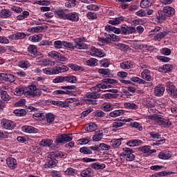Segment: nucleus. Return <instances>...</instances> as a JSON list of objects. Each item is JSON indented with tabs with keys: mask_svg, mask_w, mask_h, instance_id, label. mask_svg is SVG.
Returning <instances> with one entry per match:
<instances>
[{
	"mask_svg": "<svg viewBox=\"0 0 177 177\" xmlns=\"http://www.w3.org/2000/svg\"><path fill=\"white\" fill-rule=\"evenodd\" d=\"M46 120L47 122H48L49 124H52V122L55 121V115L51 113H47L46 115Z\"/></svg>",
	"mask_w": 177,
	"mask_h": 177,
	"instance_id": "4d7b16f0",
	"label": "nucleus"
},
{
	"mask_svg": "<svg viewBox=\"0 0 177 177\" xmlns=\"http://www.w3.org/2000/svg\"><path fill=\"white\" fill-rule=\"evenodd\" d=\"M166 84V92L167 95L171 97V99H177V88L176 86L172 82H167Z\"/></svg>",
	"mask_w": 177,
	"mask_h": 177,
	"instance_id": "423d86ee",
	"label": "nucleus"
},
{
	"mask_svg": "<svg viewBox=\"0 0 177 177\" xmlns=\"http://www.w3.org/2000/svg\"><path fill=\"white\" fill-rule=\"evenodd\" d=\"M91 168L93 169H104L106 168V165L104 163H99L97 162L91 164Z\"/></svg>",
	"mask_w": 177,
	"mask_h": 177,
	"instance_id": "ea45409f",
	"label": "nucleus"
},
{
	"mask_svg": "<svg viewBox=\"0 0 177 177\" xmlns=\"http://www.w3.org/2000/svg\"><path fill=\"white\" fill-rule=\"evenodd\" d=\"M53 145V140L50 139H43L39 142V145L43 147H50Z\"/></svg>",
	"mask_w": 177,
	"mask_h": 177,
	"instance_id": "c756f323",
	"label": "nucleus"
},
{
	"mask_svg": "<svg viewBox=\"0 0 177 177\" xmlns=\"http://www.w3.org/2000/svg\"><path fill=\"white\" fill-rule=\"evenodd\" d=\"M146 118L147 120H151L154 122L156 125H158L162 128H169V127L172 125V122H171L169 118H165V117L162 115L156 113L153 115H147Z\"/></svg>",
	"mask_w": 177,
	"mask_h": 177,
	"instance_id": "f257e3e1",
	"label": "nucleus"
},
{
	"mask_svg": "<svg viewBox=\"0 0 177 177\" xmlns=\"http://www.w3.org/2000/svg\"><path fill=\"white\" fill-rule=\"evenodd\" d=\"M116 47L118 49H120V50H128V45L122 44V43H118L116 44Z\"/></svg>",
	"mask_w": 177,
	"mask_h": 177,
	"instance_id": "774afa93",
	"label": "nucleus"
},
{
	"mask_svg": "<svg viewBox=\"0 0 177 177\" xmlns=\"http://www.w3.org/2000/svg\"><path fill=\"white\" fill-rule=\"evenodd\" d=\"M73 140V134H58L56 137L55 143V145H64L67 143L68 142H71Z\"/></svg>",
	"mask_w": 177,
	"mask_h": 177,
	"instance_id": "20e7f679",
	"label": "nucleus"
},
{
	"mask_svg": "<svg viewBox=\"0 0 177 177\" xmlns=\"http://www.w3.org/2000/svg\"><path fill=\"white\" fill-rule=\"evenodd\" d=\"M0 95H1V100H3V102H8L10 100V96L9 95V94H8V92L3 90H1L0 91Z\"/></svg>",
	"mask_w": 177,
	"mask_h": 177,
	"instance_id": "4c0bfd02",
	"label": "nucleus"
},
{
	"mask_svg": "<svg viewBox=\"0 0 177 177\" xmlns=\"http://www.w3.org/2000/svg\"><path fill=\"white\" fill-rule=\"evenodd\" d=\"M63 82H65L64 76H57L53 80V84H62Z\"/></svg>",
	"mask_w": 177,
	"mask_h": 177,
	"instance_id": "6e6d98bb",
	"label": "nucleus"
},
{
	"mask_svg": "<svg viewBox=\"0 0 177 177\" xmlns=\"http://www.w3.org/2000/svg\"><path fill=\"white\" fill-rule=\"evenodd\" d=\"M160 53L165 56H169L172 53V51L168 48H163L160 49Z\"/></svg>",
	"mask_w": 177,
	"mask_h": 177,
	"instance_id": "69168bd1",
	"label": "nucleus"
},
{
	"mask_svg": "<svg viewBox=\"0 0 177 177\" xmlns=\"http://www.w3.org/2000/svg\"><path fill=\"white\" fill-rule=\"evenodd\" d=\"M133 0H118L119 3H120V6L122 9H128L129 4L127 3V2H132Z\"/></svg>",
	"mask_w": 177,
	"mask_h": 177,
	"instance_id": "8fccbe9b",
	"label": "nucleus"
},
{
	"mask_svg": "<svg viewBox=\"0 0 177 177\" xmlns=\"http://www.w3.org/2000/svg\"><path fill=\"white\" fill-rule=\"evenodd\" d=\"M130 126H131L132 128H136L138 131H143V127H142V125H140L138 122H131Z\"/></svg>",
	"mask_w": 177,
	"mask_h": 177,
	"instance_id": "e2e57ef3",
	"label": "nucleus"
},
{
	"mask_svg": "<svg viewBox=\"0 0 177 177\" xmlns=\"http://www.w3.org/2000/svg\"><path fill=\"white\" fill-rule=\"evenodd\" d=\"M124 17L121 16L119 17H116L113 19H111L108 21L109 24H111L112 26H117L121 23V21H124Z\"/></svg>",
	"mask_w": 177,
	"mask_h": 177,
	"instance_id": "c85d7f7f",
	"label": "nucleus"
},
{
	"mask_svg": "<svg viewBox=\"0 0 177 177\" xmlns=\"http://www.w3.org/2000/svg\"><path fill=\"white\" fill-rule=\"evenodd\" d=\"M151 72L149 69H145L141 73L142 78L146 81H151L153 79L151 78Z\"/></svg>",
	"mask_w": 177,
	"mask_h": 177,
	"instance_id": "5701e85b",
	"label": "nucleus"
},
{
	"mask_svg": "<svg viewBox=\"0 0 177 177\" xmlns=\"http://www.w3.org/2000/svg\"><path fill=\"white\" fill-rule=\"evenodd\" d=\"M80 153L84 155H89L92 154V151H91V149H89V147H82L80 149Z\"/></svg>",
	"mask_w": 177,
	"mask_h": 177,
	"instance_id": "3c124183",
	"label": "nucleus"
},
{
	"mask_svg": "<svg viewBox=\"0 0 177 177\" xmlns=\"http://www.w3.org/2000/svg\"><path fill=\"white\" fill-rule=\"evenodd\" d=\"M86 66H88L89 67H96V66H97V59L90 58L86 61Z\"/></svg>",
	"mask_w": 177,
	"mask_h": 177,
	"instance_id": "e433bc0d",
	"label": "nucleus"
},
{
	"mask_svg": "<svg viewBox=\"0 0 177 177\" xmlns=\"http://www.w3.org/2000/svg\"><path fill=\"white\" fill-rule=\"evenodd\" d=\"M68 67L73 70V71H84V68L75 64H69Z\"/></svg>",
	"mask_w": 177,
	"mask_h": 177,
	"instance_id": "a18cd8bd",
	"label": "nucleus"
},
{
	"mask_svg": "<svg viewBox=\"0 0 177 177\" xmlns=\"http://www.w3.org/2000/svg\"><path fill=\"white\" fill-rule=\"evenodd\" d=\"M125 125V122L119 120L118 122H113L112 123L113 128H115V129H118V128H121V127H124Z\"/></svg>",
	"mask_w": 177,
	"mask_h": 177,
	"instance_id": "603ef678",
	"label": "nucleus"
},
{
	"mask_svg": "<svg viewBox=\"0 0 177 177\" xmlns=\"http://www.w3.org/2000/svg\"><path fill=\"white\" fill-rule=\"evenodd\" d=\"M77 5L76 0H68L65 3L66 8H74Z\"/></svg>",
	"mask_w": 177,
	"mask_h": 177,
	"instance_id": "0e129e2a",
	"label": "nucleus"
},
{
	"mask_svg": "<svg viewBox=\"0 0 177 177\" xmlns=\"http://www.w3.org/2000/svg\"><path fill=\"white\" fill-rule=\"evenodd\" d=\"M66 20H69L70 21L77 22L80 21V15L78 12H72L66 13Z\"/></svg>",
	"mask_w": 177,
	"mask_h": 177,
	"instance_id": "4468645a",
	"label": "nucleus"
},
{
	"mask_svg": "<svg viewBox=\"0 0 177 177\" xmlns=\"http://www.w3.org/2000/svg\"><path fill=\"white\" fill-rule=\"evenodd\" d=\"M61 89L63 90H55L53 92V94L56 95H71V91L73 89H75L77 91V87L75 85H71V86H61Z\"/></svg>",
	"mask_w": 177,
	"mask_h": 177,
	"instance_id": "0eeeda50",
	"label": "nucleus"
},
{
	"mask_svg": "<svg viewBox=\"0 0 177 177\" xmlns=\"http://www.w3.org/2000/svg\"><path fill=\"white\" fill-rule=\"evenodd\" d=\"M44 74L47 75H55V68H44L42 70Z\"/></svg>",
	"mask_w": 177,
	"mask_h": 177,
	"instance_id": "de8ad7c7",
	"label": "nucleus"
},
{
	"mask_svg": "<svg viewBox=\"0 0 177 177\" xmlns=\"http://www.w3.org/2000/svg\"><path fill=\"white\" fill-rule=\"evenodd\" d=\"M175 8L167 6L163 8L162 10H158L155 17V20L157 23H162L167 17H172L175 15Z\"/></svg>",
	"mask_w": 177,
	"mask_h": 177,
	"instance_id": "f03ea898",
	"label": "nucleus"
},
{
	"mask_svg": "<svg viewBox=\"0 0 177 177\" xmlns=\"http://www.w3.org/2000/svg\"><path fill=\"white\" fill-rule=\"evenodd\" d=\"M6 164L10 168V169H16L17 168L19 163L17 162V160L15 158L9 157L6 159Z\"/></svg>",
	"mask_w": 177,
	"mask_h": 177,
	"instance_id": "9b49d317",
	"label": "nucleus"
},
{
	"mask_svg": "<svg viewBox=\"0 0 177 177\" xmlns=\"http://www.w3.org/2000/svg\"><path fill=\"white\" fill-rule=\"evenodd\" d=\"M12 16V12H10V10L8 9H3L0 11V17L1 19H8Z\"/></svg>",
	"mask_w": 177,
	"mask_h": 177,
	"instance_id": "a878e982",
	"label": "nucleus"
},
{
	"mask_svg": "<svg viewBox=\"0 0 177 177\" xmlns=\"http://www.w3.org/2000/svg\"><path fill=\"white\" fill-rule=\"evenodd\" d=\"M86 9H88V10H93L94 12H97V10L100 9V7L97 5L91 4V5L87 6Z\"/></svg>",
	"mask_w": 177,
	"mask_h": 177,
	"instance_id": "338daca9",
	"label": "nucleus"
},
{
	"mask_svg": "<svg viewBox=\"0 0 177 177\" xmlns=\"http://www.w3.org/2000/svg\"><path fill=\"white\" fill-rule=\"evenodd\" d=\"M124 107L129 110H138L139 106L135 103L132 102H126L124 103Z\"/></svg>",
	"mask_w": 177,
	"mask_h": 177,
	"instance_id": "a19ab883",
	"label": "nucleus"
},
{
	"mask_svg": "<svg viewBox=\"0 0 177 177\" xmlns=\"http://www.w3.org/2000/svg\"><path fill=\"white\" fill-rule=\"evenodd\" d=\"M154 3V0H141L140 6L142 9H146V8H150Z\"/></svg>",
	"mask_w": 177,
	"mask_h": 177,
	"instance_id": "412c9836",
	"label": "nucleus"
},
{
	"mask_svg": "<svg viewBox=\"0 0 177 177\" xmlns=\"http://www.w3.org/2000/svg\"><path fill=\"white\" fill-rule=\"evenodd\" d=\"M162 28L160 26H156L153 30L150 31V35H154L153 39L154 41H161L162 38H165L167 35H168V32L162 31Z\"/></svg>",
	"mask_w": 177,
	"mask_h": 177,
	"instance_id": "7ed1b4c3",
	"label": "nucleus"
},
{
	"mask_svg": "<svg viewBox=\"0 0 177 177\" xmlns=\"http://www.w3.org/2000/svg\"><path fill=\"white\" fill-rule=\"evenodd\" d=\"M48 57H52V59H55L56 60H59L60 62H64L66 60V57L62 53L57 51H50L48 53Z\"/></svg>",
	"mask_w": 177,
	"mask_h": 177,
	"instance_id": "9d476101",
	"label": "nucleus"
},
{
	"mask_svg": "<svg viewBox=\"0 0 177 177\" xmlns=\"http://www.w3.org/2000/svg\"><path fill=\"white\" fill-rule=\"evenodd\" d=\"M21 129L23 132H26V133H37V132H38V129L32 126L25 125L21 127Z\"/></svg>",
	"mask_w": 177,
	"mask_h": 177,
	"instance_id": "f3484780",
	"label": "nucleus"
},
{
	"mask_svg": "<svg viewBox=\"0 0 177 177\" xmlns=\"http://www.w3.org/2000/svg\"><path fill=\"white\" fill-rule=\"evenodd\" d=\"M80 175L82 177H93L94 175L93 170L91 167H88L87 169L82 170Z\"/></svg>",
	"mask_w": 177,
	"mask_h": 177,
	"instance_id": "aec40b11",
	"label": "nucleus"
},
{
	"mask_svg": "<svg viewBox=\"0 0 177 177\" xmlns=\"http://www.w3.org/2000/svg\"><path fill=\"white\" fill-rule=\"evenodd\" d=\"M122 140H127V139H124L123 138H120L118 139H112V140L110 142L111 146H112L113 149H118V147L121 146Z\"/></svg>",
	"mask_w": 177,
	"mask_h": 177,
	"instance_id": "a211bd4d",
	"label": "nucleus"
},
{
	"mask_svg": "<svg viewBox=\"0 0 177 177\" xmlns=\"http://www.w3.org/2000/svg\"><path fill=\"white\" fill-rule=\"evenodd\" d=\"M91 53L92 56H95V57H104L106 56L104 50L96 48L95 47L91 48Z\"/></svg>",
	"mask_w": 177,
	"mask_h": 177,
	"instance_id": "ddd939ff",
	"label": "nucleus"
},
{
	"mask_svg": "<svg viewBox=\"0 0 177 177\" xmlns=\"http://www.w3.org/2000/svg\"><path fill=\"white\" fill-rule=\"evenodd\" d=\"M99 94H96L95 92H88L86 94V100L89 104H96V99H99Z\"/></svg>",
	"mask_w": 177,
	"mask_h": 177,
	"instance_id": "1a4fd4ad",
	"label": "nucleus"
},
{
	"mask_svg": "<svg viewBox=\"0 0 177 177\" xmlns=\"http://www.w3.org/2000/svg\"><path fill=\"white\" fill-rule=\"evenodd\" d=\"M14 95L16 96H21V95H26V86H19L17 87L14 91Z\"/></svg>",
	"mask_w": 177,
	"mask_h": 177,
	"instance_id": "4be33fe9",
	"label": "nucleus"
},
{
	"mask_svg": "<svg viewBox=\"0 0 177 177\" xmlns=\"http://www.w3.org/2000/svg\"><path fill=\"white\" fill-rule=\"evenodd\" d=\"M66 15L67 13L64 12V10H57L55 12V17L61 20H66Z\"/></svg>",
	"mask_w": 177,
	"mask_h": 177,
	"instance_id": "72a5a7b5",
	"label": "nucleus"
},
{
	"mask_svg": "<svg viewBox=\"0 0 177 177\" xmlns=\"http://www.w3.org/2000/svg\"><path fill=\"white\" fill-rule=\"evenodd\" d=\"M41 39H42V37L38 35H34L29 37V41H31V42H39Z\"/></svg>",
	"mask_w": 177,
	"mask_h": 177,
	"instance_id": "13d9d810",
	"label": "nucleus"
},
{
	"mask_svg": "<svg viewBox=\"0 0 177 177\" xmlns=\"http://www.w3.org/2000/svg\"><path fill=\"white\" fill-rule=\"evenodd\" d=\"M75 48L80 49V50L81 49L85 50V49H88V46L87 44H85L84 43H75Z\"/></svg>",
	"mask_w": 177,
	"mask_h": 177,
	"instance_id": "052dcab7",
	"label": "nucleus"
},
{
	"mask_svg": "<svg viewBox=\"0 0 177 177\" xmlns=\"http://www.w3.org/2000/svg\"><path fill=\"white\" fill-rule=\"evenodd\" d=\"M117 97V94L113 93H105L102 95V99H105L106 100H109V99H115Z\"/></svg>",
	"mask_w": 177,
	"mask_h": 177,
	"instance_id": "864d4df0",
	"label": "nucleus"
},
{
	"mask_svg": "<svg viewBox=\"0 0 177 177\" xmlns=\"http://www.w3.org/2000/svg\"><path fill=\"white\" fill-rule=\"evenodd\" d=\"M131 81H133V82H137V84L145 85V86H153V83L147 82L145 80H143L142 79H140L138 77H131Z\"/></svg>",
	"mask_w": 177,
	"mask_h": 177,
	"instance_id": "dca6fc26",
	"label": "nucleus"
},
{
	"mask_svg": "<svg viewBox=\"0 0 177 177\" xmlns=\"http://www.w3.org/2000/svg\"><path fill=\"white\" fill-rule=\"evenodd\" d=\"M51 104L63 108L68 107V104H67V102H63L62 101H52Z\"/></svg>",
	"mask_w": 177,
	"mask_h": 177,
	"instance_id": "49530a36",
	"label": "nucleus"
},
{
	"mask_svg": "<svg viewBox=\"0 0 177 177\" xmlns=\"http://www.w3.org/2000/svg\"><path fill=\"white\" fill-rule=\"evenodd\" d=\"M28 52L32 57H37L38 55V49L36 46L30 45L28 48Z\"/></svg>",
	"mask_w": 177,
	"mask_h": 177,
	"instance_id": "6ab92c4d",
	"label": "nucleus"
},
{
	"mask_svg": "<svg viewBox=\"0 0 177 177\" xmlns=\"http://www.w3.org/2000/svg\"><path fill=\"white\" fill-rule=\"evenodd\" d=\"M161 73H169L172 71V65L169 64H165L159 68Z\"/></svg>",
	"mask_w": 177,
	"mask_h": 177,
	"instance_id": "7c9ffc66",
	"label": "nucleus"
},
{
	"mask_svg": "<svg viewBox=\"0 0 177 177\" xmlns=\"http://www.w3.org/2000/svg\"><path fill=\"white\" fill-rule=\"evenodd\" d=\"M65 77V82H69L70 84H77V77L70 75Z\"/></svg>",
	"mask_w": 177,
	"mask_h": 177,
	"instance_id": "58836bf2",
	"label": "nucleus"
},
{
	"mask_svg": "<svg viewBox=\"0 0 177 177\" xmlns=\"http://www.w3.org/2000/svg\"><path fill=\"white\" fill-rule=\"evenodd\" d=\"M100 64L101 67H104L105 68H107L109 66H110V59L104 58L102 60L100 61Z\"/></svg>",
	"mask_w": 177,
	"mask_h": 177,
	"instance_id": "09e8293b",
	"label": "nucleus"
},
{
	"mask_svg": "<svg viewBox=\"0 0 177 177\" xmlns=\"http://www.w3.org/2000/svg\"><path fill=\"white\" fill-rule=\"evenodd\" d=\"M103 139V132L99 131L95 132V135L93 136V142H100Z\"/></svg>",
	"mask_w": 177,
	"mask_h": 177,
	"instance_id": "f704fd0d",
	"label": "nucleus"
},
{
	"mask_svg": "<svg viewBox=\"0 0 177 177\" xmlns=\"http://www.w3.org/2000/svg\"><path fill=\"white\" fill-rule=\"evenodd\" d=\"M126 145L127 146H129L130 147H135L136 146H140L142 145V140H129L126 142Z\"/></svg>",
	"mask_w": 177,
	"mask_h": 177,
	"instance_id": "cd10ccee",
	"label": "nucleus"
},
{
	"mask_svg": "<svg viewBox=\"0 0 177 177\" xmlns=\"http://www.w3.org/2000/svg\"><path fill=\"white\" fill-rule=\"evenodd\" d=\"M165 92V86L162 84H158L154 88L156 96H162Z\"/></svg>",
	"mask_w": 177,
	"mask_h": 177,
	"instance_id": "2eb2a0df",
	"label": "nucleus"
},
{
	"mask_svg": "<svg viewBox=\"0 0 177 177\" xmlns=\"http://www.w3.org/2000/svg\"><path fill=\"white\" fill-rule=\"evenodd\" d=\"M86 16L89 20H95V19H97V14L96 12H88Z\"/></svg>",
	"mask_w": 177,
	"mask_h": 177,
	"instance_id": "bf43d9fd",
	"label": "nucleus"
},
{
	"mask_svg": "<svg viewBox=\"0 0 177 177\" xmlns=\"http://www.w3.org/2000/svg\"><path fill=\"white\" fill-rule=\"evenodd\" d=\"M171 157H172V155L170 153L160 152L158 154V158H160V160H169Z\"/></svg>",
	"mask_w": 177,
	"mask_h": 177,
	"instance_id": "79ce46f5",
	"label": "nucleus"
},
{
	"mask_svg": "<svg viewBox=\"0 0 177 177\" xmlns=\"http://www.w3.org/2000/svg\"><path fill=\"white\" fill-rule=\"evenodd\" d=\"M54 71L55 75L60 73H66V71H68V67L64 65H62L60 66H57V68H54Z\"/></svg>",
	"mask_w": 177,
	"mask_h": 177,
	"instance_id": "473e14b6",
	"label": "nucleus"
},
{
	"mask_svg": "<svg viewBox=\"0 0 177 177\" xmlns=\"http://www.w3.org/2000/svg\"><path fill=\"white\" fill-rule=\"evenodd\" d=\"M97 129V125L93 122L89 123L88 124H86L84 127L85 131L87 132H95Z\"/></svg>",
	"mask_w": 177,
	"mask_h": 177,
	"instance_id": "b1692460",
	"label": "nucleus"
},
{
	"mask_svg": "<svg viewBox=\"0 0 177 177\" xmlns=\"http://www.w3.org/2000/svg\"><path fill=\"white\" fill-rule=\"evenodd\" d=\"M25 96H31L32 97H39L41 96V90L35 85L25 87Z\"/></svg>",
	"mask_w": 177,
	"mask_h": 177,
	"instance_id": "39448f33",
	"label": "nucleus"
},
{
	"mask_svg": "<svg viewBox=\"0 0 177 177\" xmlns=\"http://www.w3.org/2000/svg\"><path fill=\"white\" fill-rule=\"evenodd\" d=\"M125 113V111L122 109H118L115 110L113 111H111L109 113V117H112L113 118H115L117 117H120L121 115H123V114Z\"/></svg>",
	"mask_w": 177,
	"mask_h": 177,
	"instance_id": "393cba45",
	"label": "nucleus"
},
{
	"mask_svg": "<svg viewBox=\"0 0 177 177\" xmlns=\"http://www.w3.org/2000/svg\"><path fill=\"white\" fill-rule=\"evenodd\" d=\"M0 78L6 82H15L16 77L10 73H0Z\"/></svg>",
	"mask_w": 177,
	"mask_h": 177,
	"instance_id": "f8f14e48",
	"label": "nucleus"
},
{
	"mask_svg": "<svg viewBox=\"0 0 177 177\" xmlns=\"http://www.w3.org/2000/svg\"><path fill=\"white\" fill-rule=\"evenodd\" d=\"M44 28H45L44 26H35L28 29V31L29 32H42V31H44Z\"/></svg>",
	"mask_w": 177,
	"mask_h": 177,
	"instance_id": "c9c22d12",
	"label": "nucleus"
},
{
	"mask_svg": "<svg viewBox=\"0 0 177 177\" xmlns=\"http://www.w3.org/2000/svg\"><path fill=\"white\" fill-rule=\"evenodd\" d=\"M14 114H16L18 117H24L27 114V111L26 109H15L13 111Z\"/></svg>",
	"mask_w": 177,
	"mask_h": 177,
	"instance_id": "37998d69",
	"label": "nucleus"
},
{
	"mask_svg": "<svg viewBox=\"0 0 177 177\" xmlns=\"http://www.w3.org/2000/svg\"><path fill=\"white\" fill-rule=\"evenodd\" d=\"M97 72L99 74H102V75H106V77H109L111 74V71L109 68H100L97 70Z\"/></svg>",
	"mask_w": 177,
	"mask_h": 177,
	"instance_id": "5fc2aeb1",
	"label": "nucleus"
},
{
	"mask_svg": "<svg viewBox=\"0 0 177 177\" xmlns=\"http://www.w3.org/2000/svg\"><path fill=\"white\" fill-rule=\"evenodd\" d=\"M105 30L106 31H112V32H114V34H121V29L118 28H115L111 25H106L105 26Z\"/></svg>",
	"mask_w": 177,
	"mask_h": 177,
	"instance_id": "bb28decb",
	"label": "nucleus"
},
{
	"mask_svg": "<svg viewBox=\"0 0 177 177\" xmlns=\"http://www.w3.org/2000/svg\"><path fill=\"white\" fill-rule=\"evenodd\" d=\"M19 66L21 67V68H28L30 66V62L22 60L19 62Z\"/></svg>",
	"mask_w": 177,
	"mask_h": 177,
	"instance_id": "680f3d73",
	"label": "nucleus"
},
{
	"mask_svg": "<svg viewBox=\"0 0 177 177\" xmlns=\"http://www.w3.org/2000/svg\"><path fill=\"white\" fill-rule=\"evenodd\" d=\"M1 125L3 129H7L8 131H12L16 128V123L8 119H2L1 120Z\"/></svg>",
	"mask_w": 177,
	"mask_h": 177,
	"instance_id": "6e6552de",
	"label": "nucleus"
},
{
	"mask_svg": "<svg viewBox=\"0 0 177 177\" xmlns=\"http://www.w3.org/2000/svg\"><path fill=\"white\" fill-rule=\"evenodd\" d=\"M133 65L131 63V61L123 62L120 64L121 68H124L126 70H129L132 68Z\"/></svg>",
	"mask_w": 177,
	"mask_h": 177,
	"instance_id": "c03bdc74",
	"label": "nucleus"
},
{
	"mask_svg": "<svg viewBox=\"0 0 177 177\" xmlns=\"http://www.w3.org/2000/svg\"><path fill=\"white\" fill-rule=\"evenodd\" d=\"M57 160L52 157L48 158V162L44 165L45 168H53Z\"/></svg>",
	"mask_w": 177,
	"mask_h": 177,
	"instance_id": "2f4dec72",
	"label": "nucleus"
}]
</instances>
